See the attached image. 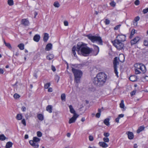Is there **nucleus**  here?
<instances>
[{"label": "nucleus", "instance_id": "obj_1", "mask_svg": "<svg viewBox=\"0 0 148 148\" xmlns=\"http://www.w3.org/2000/svg\"><path fill=\"white\" fill-rule=\"evenodd\" d=\"M77 46V47L73 46L72 48V53L75 56H76L75 52L76 50L78 54H82L84 56H88L93 50L92 48L86 47V45L81 42L78 43Z\"/></svg>", "mask_w": 148, "mask_h": 148}, {"label": "nucleus", "instance_id": "obj_2", "mask_svg": "<svg viewBox=\"0 0 148 148\" xmlns=\"http://www.w3.org/2000/svg\"><path fill=\"white\" fill-rule=\"evenodd\" d=\"M107 75L103 73H98L94 79L93 83L96 86H102L106 82Z\"/></svg>", "mask_w": 148, "mask_h": 148}, {"label": "nucleus", "instance_id": "obj_3", "mask_svg": "<svg viewBox=\"0 0 148 148\" xmlns=\"http://www.w3.org/2000/svg\"><path fill=\"white\" fill-rule=\"evenodd\" d=\"M72 68V71L75 77V81L77 83L80 82V79L82 75V73L80 70Z\"/></svg>", "mask_w": 148, "mask_h": 148}, {"label": "nucleus", "instance_id": "obj_4", "mask_svg": "<svg viewBox=\"0 0 148 148\" xmlns=\"http://www.w3.org/2000/svg\"><path fill=\"white\" fill-rule=\"evenodd\" d=\"M134 66L135 68V71L136 74L141 73V72L138 69H140L141 71L143 73L146 72L147 70L145 66L142 63L136 64H134Z\"/></svg>", "mask_w": 148, "mask_h": 148}, {"label": "nucleus", "instance_id": "obj_5", "mask_svg": "<svg viewBox=\"0 0 148 148\" xmlns=\"http://www.w3.org/2000/svg\"><path fill=\"white\" fill-rule=\"evenodd\" d=\"M87 36L92 42H98L99 44L103 45L102 40L101 37L93 36L90 34L87 35Z\"/></svg>", "mask_w": 148, "mask_h": 148}, {"label": "nucleus", "instance_id": "obj_6", "mask_svg": "<svg viewBox=\"0 0 148 148\" xmlns=\"http://www.w3.org/2000/svg\"><path fill=\"white\" fill-rule=\"evenodd\" d=\"M113 45L119 50L123 49L124 44L120 41L115 40L112 41Z\"/></svg>", "mask_w": 148, "mask_h": 148}, {"label": "nucleus", "instance_id": "obj_7", "mask_svg": "<svg viewBox=\"0 0 148 148\" xmlns=\"http://www.w3.org/2000/svg\"><path fill=\"white\" fill-rule=\"evenodd\" d=\"M40 139L37 137H34L33 140L29 141V143L34 148H38L39 147L38 143L40 141Z\"/></svg>", "mask_w": 148, "mask_h": 148}, {"label": "nucleus", "instance_id": "obj_8", "mask_svg": "<svg viewBox=\"0 0 148 148\" xmlns=\"http://www.w3.org/2000/svg\"><path fill=\"white\" fill-rule=\"evenodd\" d=\"M118 58L117 57H115L113 60L114 67V71L117 77H118V72L117 71V65L119 64V62L118 61Z\"/></svg>", "mask_w": 148, "mask_h": 148}, {"label": "nucleus", "instance_id": "obj_9", "mask_svg": "<svg viewBox=\"0 0 148 148\" xmlns=\"http://www.w3.org/2000/svg\"><path fill=\"white\" fill-rule=\"evenodd\" d=\"M116 38L117 39H115V40L122 42H123L125 40V36L123 35H118L116 37Z\"/></svg>", "mask_w": 148, "mask_h": 148}, {"label": "nucleus", "instance_id": "obj_10", "mask_svg": "<svg viewBox=\"0 0 148 148\" xmlns=\"http://www.w3.org/2000/svg\"><path fill=\"white\" fill-rule=\"evenodd\" d=\"M79 115L78 114H75L73 115V117L70 119L69 123V124H71L72 123H74L77 119V118L78 117Z\"/></svg>", "mask_w": 148, "mask_h": 148}, {"label": "nucleus", "instance_id": "obj_11", "mask_svg": "<svg viewBox=\"0 0 148 148\" xmlns=\"http://www.w3.org/2000/svg\"><path fill=\"white\" fill-rule=\"evenodd\" d=\"M92 45L94 49V51L93 52L94 55L95 56H96L99 52V48L98 46L95 45Z\"/></svg>", "mask_w": 148, "mask_h": 148}, {"label": "nucleus", "instance_id": "obj_12", "mask_svg": "<svg viewBox=\"0 0 148 148\" xmlns=\"http://www.w3.org/2000/svg\"><path fill=\"white\" fill-rule=\"evenodd\" d=\"M140 39V38L139 37H136L134 39L131 40V45H133L136 44L138 41Z\"/></svg>", "mask_w": 148, "mask_h": 148}, {"label": "nucleus", "instance_id": "obj_13", "mask_svg": "<svg viewBox=\"0 0 148 148\" xmlns=\"http://www.w3.org/2000/svg\"><path fill=\"white\" fill-rule=\"evenodd\" d=\"M21 24L25 26H27L29 24V21L26 19H22L21 21Z\"/></svg>", "mask_w": 148, "mask_h": 148}, {"label": "nucleus", "instance_id": "obj_14", "mask_svg": "<svg viewBox=\"0 0 148 148\" xmlns=\"http://www.w3.org/2000/svg\"><path fill=\"white\" fill-rule=\"evenodd\" d=\"M99 145L100 146L103 148H106L108 146V145L103 142H100L99 143Z\"/></svg>", "mask_w": 148, "mask_h": 148}, {"label": "nucleus", "instance_id": "obj_15", "mask_svg": "<svg viewBox=\"0 0 148 148\" xmlns=\"http://www.w3.org/2000/svg\"><path fill=\"white\" fill-rule=\"evenodd\" d=\"M129 79L132 82H135L136 81L137 78L136 76L133 75L131 76L129 78Z\"/></svg>", "mask_w": 148, "mask_h": 148}, {"label": "nucleus", "instance_id": "obj_16", "mask_svg": "<svg viewBox=\"0 0 148 148\" xmlns=\"http://www.w3.org/2000/svg\"><path fill=\"white\" fill-rule=\"evenodd\" d=\"M40 38V36L39 35L36 34L35 35L33 38L34 40L36 42H38Z\"/></svg>", "mask_w": 148, "mask_h": 148}, {"label": "nucleus", "instance_id": "obj_17", "mask_svg": "<svg viewBox=\"0 0 148 148\" xmlns=\"http://www.w3.org/2000/svg\"><path fill=\"white\" fill-rule=\"evenodd\" d=\"M69 108L70 109V112L72 114H73V115L75 114H77L75 112V110L74 109L73 107V106L72 105H70L69 106Z\"/></svg>", "mask_w": 148, "mask_h": 148}, {"label": "nucleus", "instance_id": "obj_18", "mask_svg": "<svg viewBox=\"0 0 148 148\" xmlns=\"http://www.w3.org/2000/svg\"><path fill=\"white\" fill-rule=\"evenodd\" d=\"M52 44L51 43L47 44L46 47L45 49L46 51H49L52 48Z\"/></svg>", "mask_w": 148, "mask_h": 148}, {"label": "nucleus", "instance_id": "obj_19", "mask_svg": "<svg viewBox=\"0 0 148 148\" xmlns=\"http://www.w3.org/2000/svg\"><path fill=\"white\" fill-rule=\"evenodd\" d=\"M127 135L128 138L129 139L131 140L134 138V135L132 132H127Z\"/></svg>", "mask_w": 148, "mask_h": 148}, {"label": "nucleus", "instance_id": "obj_20", "mask_svg": "<svg viewBox=\"0 0 148 148\" xmlns=\"http://www.w3.org/2000/svg\"><path fill=\"white\" fill-rule=\"evenodd\" d=\"M49 34L47 33H45L44 34L43 37V40L45 42H46L49 38Z\"/></svg>", "mask_w": 148, "mask_h": 148}, {"label": "nucleus", "instance_id": "obj_21", "mask_svg": "<svg viewBox=\"0 0 148 148\" xmlns=\"http://www.w3.org/2000/svg\"><path fill=\"white\" fill-rule=\"evenodd\" d=\"M46 110L49 113H51L52 111V107L51 105H48L46 107Z\"/></svg>", "mask_w": 148, "mask_h": 148}, {"label": "nucleus", "instance_id": "obj_22", "mask_svg": "<svg viewBox=\"0 0 148 148\" xmlns=\"http://www.w3.org/2000/svg\"><path fill=\"white\" fill-rule=\"evenodd\" d=\"M12 145L13 144L11 142H8L6 143L5 148H10L12 147Z\"/></svg>", "mask_w": 148, "mask_h": 148}, {"label": "nucleus", "instance_id": "obj_23", "mask_svg": "<svg viewBox=\"0 0 148 148\" xmlns=\"http://www.w3.org/2000/svg\"><path fill=\"white\" fill-rule=\"evenodd\" d=\"M16 119L18 120H21L22 119L23 116L21 114H17L16 116Z\"/></svg>", "mask_w": 148, "mask_h": 148}, {"label": "nucleus", "instance_id": "obj_24", "mask_svg": "<svg viewBox=\"0 0 148 148\" xmlns=\"http://www.w3.org/2000/svg\"><path fill=\"white\" fill-rule=\"evenodd\" d=\"M109 120L110 119H106L104 120L103 122L107 126H109L110 125Z\"/></svg>", "mask_w": 148, "mask_h": 148}, {"label": "nucleus", "instance_id": "obj_25", "mask_svg": "<svg viewBox=\"0 0 148 148\" xmlns=\"http://www.w3.org/2000/svg\"><path fill=\"white\" fill-rule=\"evenodd\" d=\"M37 118L39 120L41 121H42L44 119L43 115L41 114H38Z\"/></svg>", "mask_w": 148, "mask_h": 148}, {"label": "nucleus", "instance_id": "obj_26", "mask_svg": "<svg viewBox=\"0 0 148 148\" xmlns=\"http://www.w3.org/2000/svg\"><path fill=\"white\" fill-rule=\"evenodd\" d=\"M144 129V127L143 126H141L137 130V132L138 133H139L140 132L142 131Z\"/></svg>", "mask_w": 148, "mask_h": 148}, {"label": "nucleus", "instance_id": "obj_27", "mask_svg": "<svg viewBox=\"0 0 148 148\" xmlns=\"http://www.w3.org/2000/svg\"><path fill=\"white\" fill-rule=\"evenodd\" d=\"M54 56L53 54H50L47 56V59L50 60L53 58Z\"/></svg>", "mask_w": 148, "mask_h": 148}, {"label": "nucleus", "instance_id": "obj_28", "mask_svg": "<svg viewBox=\"0 0 148 148\" xmlns=\"http://www.w3.org/2000/svg\"><path fill=\"white\" fill-rule=\"evenodd\" d=\"M7 138L3 134H1L0 135V140L2 141L4 140Z\"/></svg>", "mask_w": 148, "mask_h": 148}, {"label": "nucleus", "instance_id": "obj_29", "mask_svg": "<svg viewBox=\"0 0 148 148\" xmlns=\"http://www.w3.org/2000/svg\"><path fill=\"white\" fill-rule=\"evenodd\" d=\"M61 100L63 101H65L66 96L63 93L61 94Z\"/></svg>", "mask_w": 148, "mask_h": 148}, {"label": "nucleus", "instance_id": "obj_30", "mask_svg": "<svg viewBox=\"0 0 148 148\" xmlns=\"http://www.w3.org/2000/svg\"><path fill=\"white\" fill-rule=\"evenodd\" d=\"M18 46L21 50L24 49V45L23 44L21 43L18 45Z\"/></svg>", "mask_w": 148, "mask_h": 148}, {"label": "nucleus", "instance_id": "obj_31", "mask_svg": "<svg viewBox=\"0 0 148 148\" xmlns=\"http://www.w3.org/2000/svg\"><path fill=\"white\" fill-rule=\"evenodd\" d=\"M125 106L124 103V101L123 100H121V103L120 104V107L122 108H124Z\"/></svg>", "mask_w": 148, "mask_h": 148}, {"label": "nucleus", "instance_id": "obj_32", "mask_svg": "<svg viewBox=\"0 0 148 148\" xmlns=\"http://www.w3.org/2000/svg\"><path fill=\"white\" fill-rule=\"evenodd\" d=\"M8 5L10 6L14 4L13 0H8Z\"/></svg>", "mask_w": 148, "mask_h": 148}, {"label": "nucleus", "instance_id": "obj_33", "mask_svg": "<svg viewBox=\"0 0 148 148\" xmlns=\"http://www.w3.org/2000/svg\"><path fill=\"white\" fill-rule=\"evenodd\" d=\"M103 142L105 143H108L109 141V139L108 137H104L103 138Z\"/></svg>", "mask_w": 148, "mask_h": 148}, {"label": "nucleus", "instance_id": "obj_34", "mask_svg": "<svg viewBox=\"0 0 148 148\" xmlns=\"http://www.w3.org/2000/svg\"><path fill=\"white\" fill-rule=\"evenodd\" d=\"M54 6L55 7L58 8L59 7L60 5L58 2H55L53 4Z\"/></svg>", "mask_w": 148, "mask_h": 148}, {"label": "nucleus", "instance_id": "obj_35", "mask_svg": "<svg viewBox=\"0 0 148 148\" xmlns=\"http://www.w3.org/2000/svg\"><path fill=\"white\" fill-rule=\"evenodd\" d=\"M50 85V83H48L45 84L44 88H45L47 89L49 87Z\"/></svg>", "mask_w": 148, "mask_h": 148}, {"label": "nucleus", "instance_id": "obj_36", "mask_svg": "<svg viewBox=\"0 0 148 148\" xmlns=\"http://www.w3.org/2000/svg\"><path fill=\"white\" fill-rule=\"evenodd\" d=\"M5 45L8 47L9 49H12V47L10 43H7Z\"/></svg>", "mask_w": 148, "mask_h": 148}, {"label": "nucleus", "instance_id": "obj_37", "mask_svg": "<svg viewBox=\"0 0 148 148\" xmlns=\"http://www.w3.org/2000/svg\"><path fill=\"white\" fill-rule=\"evenodd\" d=\"M140 19V17L138 16H136V17L134 20V21L135 22V23H136Z\"/></svg>", "mask_w": 148, "mask_h": 148}, {"label": "nucleus", "instance_id": "obj_38", "mask_svg": "<svg viewBox=\"0 0 148 148\" xmlns=\"http://www.w3.org/2000/svg\"><path fill=\"white\" fill-rule=\"evenodd\" d=\"M37 136L38 137H40L42 136V133L40 131H38L37 132Z\"/></svg>", "mask_w": 148, "mask_h": 148}, {"label": "nucleus", "instance_id": "obj_39", "mask_svg": "<svg viewBox=\"0 0 148 148\" xmlns=\"http://www.w3.org/2000/svg\"><path fill=\"white\" fill-rule=\"evenodd\" d=\"M110 5L112 7H114L116 5V3L114 1H112L110 3Z\"/></svg>", "mask_w": 148, "mask_h": 148}, {"label": "nucleus", "instance_id": "obj_40", "mask_svg": "<svg viewBox=\"0 0 148 148\" xmlns=\"http://www.w3.org/2000/svg\"><path fill=\"white\" fill-rule=\"evenodd\" d=\"M110 134L108 132H104L103 134V135L105 137H107L109 136Z\"/></svg>", "mask_w": 148, "mask_h": 148}, {"label": "nucleus", "instance_id": "obj_41", "mask_svg": "<svg viewBox=\"0 0 148 148\" xmlns=\"http://www.w3.org/2000/svg\"><path fill=\"white\" fill-rule=\"evenodd\" d=\"M135 33V29H133L131 33L130 36L132 37L133 36L134 34Z\"/></svg>", "mask_w": 148, "mask_h": 148}, {"label": "nucleus", "instance_id": "obj_42", "mask_svg": "<svg viewBox=\"0 0 148 148\" xmlns=\"http://www.w3.org/2000/svg\"><path fill=\"white\" fill-rule=\"evenodd\" d=\"M20 96L17 94L16 93L14 95V97L15 99H17L20 97Z\"/></svg>", "mask_w": 148, "mask_h": 148}, {"label": "nucleus", "instance_id": "obj_43", "mask_svg": "<svg viewBox=\"0 0 148 148\" xmlns=\"http://www.w3.org/2000/svg\"><path fill=\"white\" fill-rule=\"evenodd\" d=\"M105 23L106 25H108L110 23V21L108 19H106L105 21Z\"/></svg>", "mask_w": 148, "mask_h": 148}, {"label": "nucleus", "instance_id": "obj_44", "mask_svg": "<svg viewBox=\"0 0 148 148\" xmlns=\"http://www.w3.org/2000/svg\"><path fill=\"white\" fill-rule=\"evenodd\" d=\"M21 122L24 125L26 126V123L25 122V120L24 119H23L22 121Z\"/></svg>", "mask_w": 148, "mask_h": 148}, {"label": "nucleus", "instance_id": "obj_45", "mask_svg": "<svg viewBox=\"0 0 148 148\" xmlns=\"http://www.w3.org/2000/svg\"><path fill=\"white\" fill-rule=\"evenodd\" d=\"M144 44L145 46H147L148 45V41L146 40L144 41Z\"/></svg>", "mask_w": 148, "mask_h": 148}, {"label": "nucleus", "instance_id": "obj_46", "mask_svg": "<svg viewBox=\"0 0 148 148\" xmlns=\"http://www.w3.org/2000/svg\"><path fill=\"white\" fill-rule=\"evenodd\" d=\"M89 140L90 141H92L93 140V137L91 135L89 136Z\"/></svg>", "mask_w": 148, "mask_h": 148}, {"label": "nucleus", "instance_id": "obj_47", "mask_svg": "<svg viewBox=\"0 0 148 148\" xmlns=\"http://www.w3.org/2000/svg\"><path fill=\"white\" fill-rule=\"evenodd\" d=\"M148 12V8L144 9L143 10V12L144 14H145Z\"/></svg>", "mask_w": 148, "mask_h": 148}, {"label": "nucleus", "instance_id": "obj_48", "mask_svg": "<svg viewBox=\"0 0 148 148\" xmlns=\"http://www.w3.org/2000/svg\"><path fill=\"white\" fill-rule=\"evenodd\" d=\"M134 3L136 5H138L140 3L139 1V0H136L135 1Z\"/></svg>", "mask_w": 148, "mask_h": 148}, {"label": "nucleus", "instance_id": "obj_49", "mask_svg": "<svg viewBox=\"0 0 148 148\" xmlns=\"http://www.w3.org/2000/svg\"><path fill=\"white\" fill-rule=\"evenodd\" d=\"M120 25H119L117 26H116L115 27H114V29L115 30H116L118 29L119 28Z\"/></svg>", "mask_w": 148, "mask_h": 148}, {"label": "nucleus", "instance_id": "obj_50", "mask_svg": "<svg viewBox=\"0 0 148 148\" xmlns=\"http://www.w3.org/2000/svg\"><path fill=\"white\" fill-rule=\"evenodd\" d=\"M136 91V90H134L132 92L130 93L131 95L132 96L134 95L135 94Z\"/></svg>", "mask_w": 148, "mask_h": 148}, {"label": "nucleus", "instance_id": "obj_51", "mask_svg": "<svg viewBox=\"0 0 148 148\" xmlns=\"http://www.w3.org/2000/svg\"><path fill=\"white\" fill-rule=\"evenodd\" d=\"M100 114H101L98 112L96 114V117L97 118H99L100 117Z\"/></svg>", "mask_w": 148, "mask_h": 148}, {"label": "nucleus", "instance_id": "obj_52", "mask_svg": "<svg viewBox=\"0 0 148 148\" xmlns=\"http://www.w3.org/2000/svg\"><path fill=\"white\" fill-rule=\"evenodd\" d=\"M21 110L23 112H25L26 111V108L25 106H23L21 108Z\"/></svg>", "mask_w": 148, "mask_h": 148}, {"label": "nucleus", "instance_id": "obj_53", "mask_svg": "<svg viewBox=\"0 0 148 148\" xmlns=\"http://www.w3.org/2000/svg\"><path fill=\"white\" fill-rule=\"evenodd\" d=\"M64 24L66 26H68V23L67 21H65L64 22Z\"/></svg>", "mask_w": 148, "mask_h": 148}, {"label": "nucleus", "instance_id": "obj_54", "mask_svg": "<svg viewBox=\"0 0 148 148\" xmlns=\"http://www.w3.org/2000/svg\"><path fill=\"white\" fill-rule=\"evenodd\" d=\"M55 78L56 80H57V82H58L59 79V77L57 75L55 77Z\"/></svg>", "mask_w": 148, "mask_h": 148}, {"label": "nucleus", "instance_id": "obj_55", "mask_svg": "<svg viewBox=\"0 0 148 148\" xmlns=\"http://www.w3.org/2000/svg\"><path fill=\"white\" fill-rule=\"evenodd\" d=\"M124 114H120L118 115V117H119L120 119V118L123 117L124 116Z\"/></svg>", "mask_w": 148, "mask_h": 148}, {"label": "nucleus", "instance_id": "obj_56", "mask_svg": "<svg viewBox=\"0 0 148 148\" xmlns=\"http://www.w3.org/2000/svg\"><path fill=\"white\" fill-rule=\"evenodd\" d=\"M51 69L53 71H55L56 70L55 67L53 66H51Z\"/></svg>", "mask_w": 148, "mask_h": 148}, {"label": "nucleus", "instance_id": "obj_57", "mask_svg": "<svg viewBox=\"0 0 148 148\" xmlns=\"http://www.w3.org/2000/svg\"><path fill=\"white\" fill-rule=\"evenodd\" d=\"M119 119H120L119 118V117H118L116 119L115 121L117 123H119Z\"/></svg>", "mask_w": 148, "mask_h": 148}, {"label": "nucleus", "instance_id": "obj_58", "mask_svg": "<svg viewBox=\"0 0 148 148\" xmlns=\"http://www.w3.org/2000/svg\"><path fill=\"white\" fill-rule=\"evenodd\" d=\"M48 91L49 92H52V89L51 88H50L48 89Z\"/></svg>", "mask_w": 148, "mask_h": 148}, {"label": "nucleus", "instance_id": "obj_59", "mask_svg": "<svg viewBox=\"0 0 148 148\" xmlns=\"http://www.w3.org/2000/svg\"><path fill=\"white\" fill-rule=\"evenodd\" d=\"M3 70L1 69H0V74H3Z\"/></svg>", "mask_w": 148, "mask_h": 148}, {"label": "nucleus", "instance_id": "obj_60", "mask_svg": "<svg viewBox=\"0 0 148 148\" xmlns=\"http://www.w3.org/2000/svg\"><path fill=\"white\" fill-rule=\"evenodd\" d=\"M28 138V136L27 134H26L25 136V139H27Z\"/></svg>", "mask_w": 148, "mask_h": 148}, {"label": "nucleus", "instance_id": "obj_61", "mask_svg": "<svg viewBox=\"0 0 148 148\" xmlns=\"http://www.w3.org/2000/svg\"><path fill=\"white\" fill-rule=\"evenodd\" d=\"M67 136L68 137H70V136H71V134L70 133H68L67 134Z\"/></svg>", "mask_w": 148, "mask_h": 148}, {"label": "nucleus", "instance_id": "obj_62", "mask_svg": "<svg viewBox=\"0 0 148 148\" xmlns=\"http://www.w3.org/2000/svg\"><path fill=\"white\" fill-rule=\"evenodd\" d=\"M34 18H35L36 15L38 14V13L36 12H34Z\"/></svg>", "mask_w": 148, "mask_h": 148}, {"label": "nucleus", "instance_id": "obj_63", "mask_svg": "<svg viewBox=\"0 0 148 148\" xmlns=\"http://www.w3.org/2000/svg\"><path fill=\"white\" fill-rule=\"evenodd\" d=\"M134 148H137V146L136 144H135L134 145Z\"/></svg>", "mask_w": 148, "mask_h": 148}, {"label": "nucleus", "instance_id": "obj_64", "mask_svg": "<svg viewBox=\"0 0 148 148\" xmlns=\"http://www.w3.org/2000/svg\"><path fill=\"white\" fill-rule=\"evenodd\" d=\"M144 78L147 81H148V77H147V76H145V77Z\"/></svg>", "mask_w": 148, "mask_h": 148}]
</instances>
